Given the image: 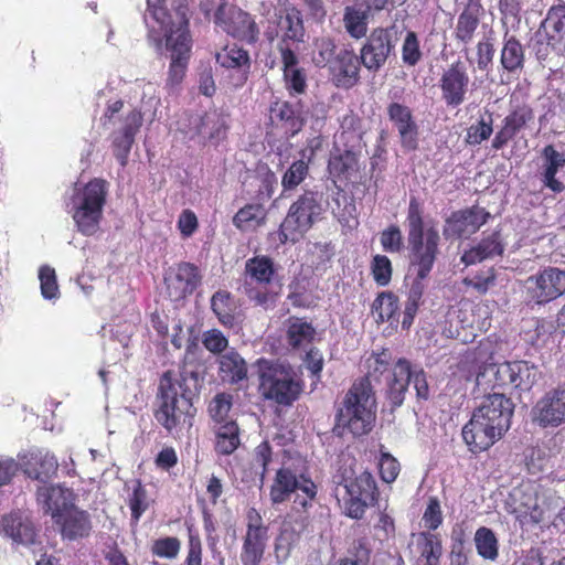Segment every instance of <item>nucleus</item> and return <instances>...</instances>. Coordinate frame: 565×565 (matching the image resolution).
<instances>
[{
	"label": "nucleus",
	"instance_id": "obj_29",
	"mask_svg": "<svg viewBox=\"0 0 565 565\" xmlns=\"http://www.w3.org/2000/svg\"><path fill=\"white\" fill-rule=\"evenodd\" d=\"M478 413L484 415L498 430V434H504L511 423L513 414V404L510 398L505 397L504 392H498L488 395L477 408Z\"/></svg>",
	"mask_w": 565,
	"mask_h": 565
},
{
	"label": "nucleus",
	"instance_id": "obj_54",
	"mask_svg": "<svg viewBox=\"0 0 565 565\" xmlns=\"http://www.w3.org/2000/svg\"><path fill=\"white\" fill-rule=\"evenodd\" d=\"M233 406V396L230 393L222 392L217 393L210 402L207 412L212 418L214 425L221 423H227L228 414Z\"/></svg>",
	"mask_w": 565,
	"mask_h": 565
},
{
	"label": "nucleus",
	"instance_id": "obj_63",
	"mask_svg": "<svg viewBox=\"0 0 565 565\" xmlns=\"http://www.w3.org/2000/svg\"><path fill=\"white\" fill-rule=\"evenodd\" d=\"M273 460V448L269 441L264 440L259 445H257L252 455V466L256 469H259L260 481L263 482L267 472L268 466Z\"/></svg>",
	"mask_w": 565,
	"mask_h": 565
},
{
	"label": "nucleus",
	"instance_id": "obj_34",
	"mask_svg": "<svg viewBox=\"0 0 565 565\" xmlns=\"http://www.w3.org/2000/svg\"><path fill=\"white\" fill-rule=\"evenodd\" d=\"M504 252V244L499 231L492 232L490 235L483 237L476 246L465 250L461 256V262L466 265H475L484 259L501 256Z\"/></svg>",
	"mask_w": 565,
	"mask_h": 565
},
{
	"label": "nucleus",
	"instance_id": "obj_24",
	"mask_svg": "<svg viewBox=\"0 0 565 565\" xmlns=\"http://www.w3.org/2000/svg\"><path fill=\"white\" fill-rule=\"evenodd\" d=\"M269 118L271 124L281 129L287 137L299 134L306 122L302 105L299 102H273L269 107Z\"/></svg>",
	"mask_w": 565,
	"mask_h": 565
},
{
	"label": "nucleus",
	"instance_id": "obj_43",
	"mask_svg": "<svg viewBox=\"0 0 565 565\" xmlns=\"http://www.w3.org/2000/svg\"><path fill=\"white\" fill-rule=\"evenodd\" d=\"M267 210L263 202L248 203L233 216V224L239 231L255 230L266 223Z\"/></svg>",
	"mask_w": 565,
	"mask_h": 565
},
{
	"label": "nucleus",
	"instance_id": "obj_9",
	"mask_svg": "<svg viewBox=\"0 0 565 565\" xmlns=\"http://www.w3.org/2000/svg\"><path fill=\"white\" fill-rule=\"evenodd\" d=\"M338 483L344 487L349 495L344 501V514L353 520L363 519L366 509L379 502L376 481L367 470L358 473L352 467L343 468L340 470Z\"/></svg>",
	"mask_w": 565,
	"mask_h": 565
},
{
	"label": "nucleus",
	"instance_id": "obj_6",
	"mask_svg": "<svg viewBox=\"0 0 565 565\" xmlns=\"http://www.w3.org/2000/svg\"><path fill=\"white\" fill-rule=\"evenodd\" d=\"M298 491L300 493L294 499L292 509L307 512L317 499L318 486L305 466L297 467L294 462H284L273 479L269 489L270 501L273 504L285 503Z\"/></svg>",
	"mask_w": 565,
	"mask_h": 565
},
{
	"label": "nucleus",
	"instance_id": "obj_7",
	"mask_svg": "<svg viewBox=\"0 0 565 565\" xmlns=\"http://www.w3.org/2000/svg\"><path fill=\"white\" fill-rule=\"evenodd\" d=\"M107 196L108 182L100 178H94L74 189L70 199L71 213L81 234L93 236L98 232Z\"/></svg>",
	"mask_w": 565,
	"mask_h": 565
},
{
	"label": "nucleus",
	"instance_id": "obj_62",
	"mask_svg": "<svg viewBox=\"0 0 565 565\" xmlns=\"http://www.w3.org/2000/svg\"><path fill=\"white\" fill-rule=\"evenodd\" d=\"M381 246L384 252L391 254H398L404 248V239L401 228L392 224L380 234Z\"/></svg>",
	"mask_w": 565,
	"mask_h": 565
},
{
	"label": "nucleus",
	"instance_id": "obj_35",
	"mask_svg": "<svg viewBox=\"0 0 565 565\" xmlns=\"http://www.w3.org/2000/svg\"><path fill=\"white\" fill-rule=\"evenodd\" d=\"M360 171L359 156L351 149L332 153L328 161V172L334 181L348 182Z\"/></svg>",
	"mask_w": 565,
	"mask_h": 565
},
{
	"label": "nucleus",
	"instance_id": "obj_45",
	"mask_svg": "<svg viewBox=\"0 0 565 565\" xmlns=\"http://www.w3.org/2000/svg\"><path fill=\"white\" fill-rule=\"evenodd\" d=\"M211 309L221 324L226 328H233L235 326V312L237 307L230 291H216L211 298Z\"/></svg>",
	"mask_w": 565,
	"mask_h": 565
},
{
	"label": "nucleus",
	"instance_id": "obj_8",
	"mask_svg": "<svg viewBox=\"0 0 565 565\" xmlns=\"http://www.w3.org/2000/svg\"><path fill=\"white\" fill-rule=\"evenodd\" d=\"M264 36L268 43L277 40V51L280 56L288 60L297 52L298 45L303 42L305 25L302 14L295 6L274 8L268 11L263 22Z\"/></svg>",
	"mask_w": 565,
	"mask_h": 565
},
{
	"label": "nucleus",
	"instance_id": "obj_40",
	"mask_svg": "<svg viewBox=\"0 0 565 565\" xmlns=\"http://www.w3.org/2000/svg\"><path fill=\"white\" fill-rule=\"evenodd\" d=\"M542 154L545 159V166L542 173V181L546 188L554 193H561L565 190L563 182L556 179L559 169L565 166V156L558 152L552 145L544 147Z\"/></svg>",
	"mask_w": 565,
	"mask_h": 565
},
{
	"label": "nucleus",
	"instance_id": "obj_38",
	"mask_svg": "<svg viewBox=\"0 0 565 565\" xmlns=\"http://www.w3.org/2000/svg\"><path fill=\"white\" fill-rule=\"evenodd\" d=\"M214 450L217 455L230 456L241 446V429L236 420L214 425Z\"/></svg>",
	"mask_w": 565,
	"mask_h": 565
},
{
	"label": "nucleus",
	"instance_id": "obj_19",
	"mask_svg": "<svg viewBox=\"0 0 565 565\" xmlns=\"http://www.w3.org/2000/svg\"><path fill=\"white\" fill-rule=\"evenodd\" d=\"M394 46L390 29H374L361 49L360 58L362 64L369 71H379L386 63Z\"/></svg>",
	"mask_w": 565,
	"mask_h": 565
},
{
	"label": "nucleus",
	"instance_id": "obj_41",
	"mask_svg": "<svg viewBox=\"0 0 565 565\" xmlns=\"http://www.w3.org/2000/svg\"><path fill=\"white\" fill-rule=\"evenodd\" d=\"M419 565H439L443 556V541L438 533L419 532L416 539Z\"/></svg>",
	"mask_w": 565,
	"mask_h": 565
},
{
	"label": "nucleus",
	"instance_id": "obj_46",
	"mask_svg": "<svg viewBox=\"0 0 565 565\" xmlns=\"http://www.w3.org/2000/svg\"><path fill=\"white\" fill-rule=\"evenodd\" d=\"M268 534L245 533L241 552V562L243 565H260Z\"/></svg>",
	"mask_w": 565,
	"mask_h": 565
},
{
	"label": "nucleus",
	"instance_id": "obj_13",
	"mask_svg": "<svg viewBox=\"0 0 565 565\" xmlns=\"http://www.w3.org/2000/svg\"><path fill=\"white\" fill-rule=\"evenodd\" d=\"M214 22L232 38L255 44L259 39V28L253 15L239 8H230L220 4L214 13Z\"/></svg>",
	"mask_w": 565,
	"mask_h": 565
},
{
	"label": "nucleus",
	"instance_id": "obj_49",
	"mask_svg": "<svg viewBox=\"0 0 565 565\" xmlns=\"http://www.w3.org/2000/svg\"><path fill=\"white\" fill-rule=\"evenodd\" d=\"M198 134L211 143H218L226 138L227 126L220 114H205L201 118Z\"/></svg>",
	"mask_w": 565,
	"mask_h": 565
},
{
	"label": "nucleus",
	"instance_id": "obj_31",
	"mask_svg": "<svg viewBox=\"0 0 565 565\" xmlns=\"http://www.w3.org/2000/svg\"><path fill=\"white\" fill-rule=\"evenodd\" d=\"M483 14L484 8L480 0L467 1L454 30V38L458 44L468 45L472 42Z\"/></svg>",
	"mask_w": 565,
	"mask_h": 565
},
{
	"label": "nucleus",
	"instance_id": "obj_57",
	"mask_svg": "<svg viewBox=\"0 0 565 565\" xmlns=\"http://www.w3.org/2000/svg\"><path fill=\"white\" fill-rule=\"evenodd\" d=\"M308 173V162L302 159L292 162L281 178L284 192L295 190L306 179Z\"/></svg>",
	"mask_w": 565,
	"mask_h": 565
},
{
	"label": "nucleus",
	"instance_id": "obj_23",
	"mask_svg": "<svg viewBox=\"0 0 565 565\" xmlns=\"http://www.w3.org/2000/svg\"><path fill=\"white\" fill-rule=\"evenodd\" d=\"M534 418L542 427L565 423V382L547 392L534 407Z\"/></svg>",
	"mask_w": 565,
	"mask_h": 565
},
{
	"label": "nucleus",
	"instance_id": "obj_44",
	"mask_svg": "<svg viewBox=\"0 0 565 565\" xmlns=\"http://www.w3.org/2000/svg\"><path fill=\"white\" fill-rule=\"evenodd\" d=\"M399 310L398 297L390 290L377 294L372 302L371 311L376 323L393 322Z\"/></svg>",
	"mask_w": 565,
	"mask_h": 565
},
{
	"label": "nucleus",
	"instance_id": "obj_15",
	"mask_svg": "<svg viewBox=\"0 0 565 565\" xmlns=\"http://www.w3.org/2000/svg\"><path fill=\"white\" fill-rule=\"evenodd\" d=\"M503 435L498 434L495 425L486 419L476 408L470 420L462 428V438L468 449L480 454L493 446Z\"/></svg>",
	"mask_w": 565,
	"mask_h": 565
},
{
	"label": "nucleus",
	"instance_id": "obj_32",
	"mask_svg": "<svg viewBox=\"0 0 565 565\" xmlns=\"http://www.w3.org/2000/svg\"><path fill=\"white\" fill-rule=\"evenodd\" d=\"M215 60L220 66L238 73L236 86H242L247 81L250 70V57L245 49L237 44L225 45L216 53Z\"/></svg>",
	"mask_w": 565,
	"mask_h": 565
},
{
	"label": "nucleus",
	"instance_id": "obj_37",
	"mask_svg": "<svg viewBox=\"0 0 565 565\" xmlns=\"http://www.w3.org/2000/svg\"><path fill=\"white\" fill-rule=\"evenodd\" d=\"M57 469V459L50 454H32L22 465V470L26 477L45 484L56 475Z\"/></svg>",
	"mask_w": 565,
	"mask_h": 565
},
{
	"label": "nucleus",
	"instance_id": "obj_22",
	"mask_svg": "<svg viewBox=\"0 0 565 565\" xmlns=\"http://www.w3.org/2000/svg\"><path fill=\"white\" fill-rule=\"evenodd\" d=\"M513 498L515 502H519V507L514 511L522 524L535 525L545 521L548 504L544 499H540L534 486L523 484L516 488Z\"/></svg>",
	"mask_w": 565,
	"mask_h": 565
},
{
	"label": "nucleus",
	"instance_id": "obj_55",
	"mask_svg": "<svg viewBox=\"0 0 565 565\" xmlns=\"http://www.w3.org/2000/svg\"><path fill=\"white\" fill-rule=\"evenodd\" d=\"M185 529L188 535V551L184 565H202L203 545L200 533L195 525L188 521L185 522Z\"/></svg>",
	"mask_w": 565,
	"mask_h": 565
},
{
	"label": "nucleus",
	"instance_id": "obj_64",
	"mask_svg": "<svg viewBox=\"0 0 565 565\" xmlns=\"http://www.w3.org/2000/svg\"><path fill=\"white\" fill-rule=\"evenodd\" d=\"M39 279L41 282V295L45 299H55L60 295L54 268L44 265L39 270Z\"/></svg>",
	"mask_w": 565,
	"mask_h": 565
},
{
	"label": "nucleus",
	"instance_id": "obj_56",
	"mask_svg": "<svg viewBox=\"0 0 565 565\" xmlns=\"http://www.w3.org/2000/svg\"><path fill=\"white\" fill-rule=\"evenodd\" d=\"M371 275L380 287L387 286L392 280L393 266L386 255L376 254L371 260Z\"/></svg>",
	"mask_w": 565,
	"mask_h": 565
},
{
	"label": "nucleus",
	"instance_id": "obj_20",
	"mask_svg": "<svg viewBox=\"0 0 565 565\" xmlns=\"http://www.w3.org/2000/svg\"><path fill=\"white\" fill-rule=\"evenodd\" d=\"M539 32L544 34L546 45L565 58V0H555L548 7Z\"/></svg>",
	"mask_w": 565,
	"mask_h": 565
},
{
	"label": "nucleus",
	"instance_id": "obj_27",
	"mask_svg": "<svg viewBox=\"0 0 565 565\" xmlns=\"http://www.w3.org/2000/svg\"><path fill=\"white\" fill-rule=\"evenodd\" d=\"M142 114L132 109L124 118L122 127L115 134L113 139V152L121 167L128 163V157L135 142V137L142 125Z\"/></svg>",
	"mask_w": 565,
	"mask_h": 565
},
{
	"label": "nucleus",
	"instance_id": "obj_48",
	"mask_svg": "<svg viewBox=\"0 0 565 565\" xmlns=\"http://www.w3.org/2000/svg\"><path fill=\"white\" fill-rule=\"evenodd\" d=\"M287 323V342L292 349H298L302 344L310 343L313 340L316 330L312 323L295 316L290 317Z\"/></svg>",
	"mask_w": 565,
	"mask_h": 565
},
{
	"label": "nucleus",
	"instance_id": "obj_5",
	"mask_svg": "<svg viewBox=\"0 0 565 565\" xmlns=\"http://www.w3.org/2000/svg\"><path fill=\"white\" fill-rule=\"evenodd\" d=\"M255 367L263 399L287 407L300 397L303 385L290 365L259 358Z\"/></svg>",
	"mask_w": 565,
	"mask_h": 565
},
{
	"label": "nucleus",
	"instance_id": "obj_33",
	"mask_svg": "<svg viewBox=\"0 0 565 565\" xmlns=\"http://www.w3.org/2000/svg\"><path fill=\"white\" fill-rule=\"evenodd\" d=\"M217 364L218 376L224 383L236 385L248 377L247 362L234 348L221 354Z\"/></svg>",
	"mask_w": 565,
	"mask_h": 565
},
{
	"label": "nucleus",
	"instance_id": "obj_17",
	"mask_svg": "<svg viewBox=\"0 0 565 565\" xmlns=\"http://www.w3.org/2000/svg\"><path fill=\"white\" fill-rule=\"evenodd\" d=\"M202 276L196 265L190 262L177 264L173 271L166 277V289L173 302L184 300L201 285Z\"/></svg>",
	"mask_w": 565,
	"mask_h": 565
},
{
	"label": "nucleus",
	"instance_id": "obj_3",
	"mask_svg": "<svg viewBox=\"0 0 565 565\" xmlns=\"http://www.w3.org/2000/svg\"><path fill=\"white\" fill-rule=\"evenodd\" d=\"M196 408L193 406L191 392L185 381L173 379L170 372L160 379L153 417L164 430L174 436L193 426Z\"/></svg>",
	"mask_w": 565,
	"mask_h": 565
},
{
	"label": "nucleus",
	"instance_id": "obj_61",
	"mask_svg": "<svg viewBox=\"0 0 565 565\" xmlns=\"http://www.w3.org/2000/svg\"><path fill=\"white\" fill-rule=\"evenodd\" d=\"M422 521L426 532L434 533L444 522L440 501L437 497H429L423 513Z\"/></svg>",
	"mask_w": 565,
	"mask_h": 565
},
{
	"label": "nucleus",
	"instance_id": "obj_10",
	"mask_svg": "<svg viewBox=\"0 0 565 565\" xmlns=\"http://www.w3.org/2000/svg\"><path fill=\"white\" fill-rule=\"evenodd\" d=\"M322 213L321 194L306 190L290 205L278 231L281 244L297 243Z\"/></svg>",
	"mask_w": 565,
	"mask_h": 565
},
{
	"label": "nucleus",
	"instance_id": "obj_52",
	"mask_svg": "<svg viewBox=\"0 0 565 565\" xmlns=\"http://www.w3.org/2000/svg\"><path fill=\"white\" fill-rule=\"evenodd\" d=\"M392 353L388 349H382L380 352H372L366 359L367 373L363 377L380 380L382 375L392 372L394 366ZM371 382V380H369Z\"/></svg>",
	"mask_w": 565,
	"mask_h": 565
},
{
	"label": "nucleus",
	"instance_id": "obj_4",
	"mask_svg": "<svg viewBox=\"0 0 565 565\" xmlns=\"http://www.w3.org/2000/svg\"><path fill=\"white\" fill-rule=\"evenodd\" d=\"M375 392L367 377L356 379L345 393L335 413V427L355 437L367 435L376 422Z\"/></svg>",
	"mask_w": 565,
	"mask_h": 565
},
{
	"label": "nucleus",
	"instance_id": "obj_2",
	"mask_svg": "<svg viewBox=\"0 0 565 565\" xmlns=\"http://www.w3.org/2000/svg\"><path fill=\"white\" fill-rule=\"evenodd\" d=\"M407 243L411 266L416 269L406 301L422 305L424 280L429 276L440 253V235L434 225L425 226L424 209L416 196H411L406 214Z\"/></svg>",
	"mask_w": 565,
	"mask_h": 565
},
{
	"label": "nucleus",
	"instance_id": "obj_26",
	"mask_svg": "<svg viewBox=\"0 0 565 565\" xmlns=\"http://www.w3.org/2000/svg\"><path fill=\"white\" fill-rule=\"evenodd\" d=\"M412 380V364L405 358L395 361L392 372L386 377L385 397L391 411L401 407Z\"/></svg>",
	"mask_w": 565,
	"mask_h": 565
},
{
	"label": "nucleus",
	"instance_id": "obj_36",
	"mask_svg": "<svg viewBox=\"0 0 565 565\" xmlns=\"http://www.w3.org/2000/svg\"><path fill=\"white\" fill-rule=\"evenodd\" d=\"M245 183L254 189L253 192L256 201L265 202L274 194L277 177L268 164L260 163L247 175Z\"/></svg>",
	"mask_w": 565,
	"mask_h": 565
},
{
	"label": "nucleus",
	"instance_id": "obj_1",
	"mask_svg": "<svg viewBox=\"0 0 565 565\" xmlns=\"http://www.w3.org/2000/svg\"><path fill=\"white\" fill-rule=\"evenodd\" d=\"M147 10L158 23V28L149 29L148 42L159 54L164 50L169 53L166 87L173 90L185 77L192 51L189 3L188 0H147Z\"/></svg>",
	"mask_w": 565,
	"mask_h": 565
},
{
	"label": "nucleus",
	"instance_id": "obj_59",
	"mask_svg": "<svg viewBox=\"0 0 565 565\" xmlns=\"http://www.w3.org/2000/svg\"><path fill=\"white\" fill-rule=\"evenodd\" d=\"M335 56V44L330 38H320L315 41L312 62L316 66L331 65Z\"/></svg>",
	"mask_w": 565,
	"mask_h": 565
},
{
	"label": "nucleus",
	"instance_id": "obj_30",
	"mask_svg": "<svg viewBox=\"0 0 565 565\" xmlns=\"http://www.w3.org/2000/svg\"><path fill=\"white\" fill-rule=\"evenodd\" d=\"M53 521L62 537L70 541L88 537L93 529L89 513L75 504Z\"/></svg>",
	"mask_w": 565,
	"mask_h": 565
},
{
	"label": "nucleus",
	"instance_id": "obj_51",
	"mask_svg": "<svg viewBox=\"0 0 565 565\" xmlns=\"http://www.w3.org/2000/svg\"><path fill=\"white\" fill-rule=\"evenodd\" d=\"M475 545L478 554L483 559L493 562L498 558L499 541L491 529L480 526L475 533Z\"/></svg>",
	"mask_w": 565,
	"mask_h": 565
},
{
	"label": "nucleus",
	"instance_id": "obj_53",
	"mask_svg": "<svg viewBox=\"0 0 565 565\" xmlns=\"http://www.w3.org/2000/svg\"><path fill=\"white\" fill-rule=\"evenodd\" d=\"M512 388L529 391L536 382V369L526 361L512 362Z\"/></svg>",
	"mask_w": 565,
	"mask_h": 565
},
{
	"label": "nucleus",
	"instance_id": "obj_28",
	"mask_svg": "<svg viewBox=\"0 0 565 565\" xmlns=\"http://www.w3.org/2000/svg\"><path fill=\"white\" fill-rule=\"evenodd\" d=\"M362 61L352 50H341L330 65L332 81L337 87L349 89L360 81Z\"/></svg>",
	"mask_w": 565,
	"mask_h": 565
},
{
	"label": "nucleus",
	"instance_id": "obj_60",
	"mask_svg": "<svg viewBox=\"0 0 565 565\" xmlns=\"http://www.w3.org/2000/svg\"><path fill=\"white\" fill-rule=\"evenodd\" d=\"M150 550L154 556L173 559L180 553L181 541L175 536L160 537L152 542Z\"/></svg>",
	"mask_w": 565,
	"mask_h": 565
},
{
	"label": "nucleus",
	"instance_id": "obj_39",
	"mask_svg": "<svg viewBox=\"0 0 565 565\" xmlns=\"http://www.w3.org/2000/svg\"><path fill=\"white\" fill-rule=\"evenodd\" d=\"M282 77L285 82V88L290 96L302 95L307 90V74L305 68L299 67V58L296 53L292 54V58L288 60L285 55L280 56Z\"/></svg>",
	"mask_w": 565,
	"mask_h": 565
},
{
	"label": "nucleus",
	"instance_id": "obj_16",
	"mask_svg": "<svg viewBox=\"0 0 565 565\" xmlns=\"http://www.w3.org/2000/svg\"><path fill=\"white\" fill-rule=\"evenodd\" d=\"M489 217L490 213L478 205L455 211L445 222L444 235L447 238H461L472 235L487 223Z\"/></svg>",
	"mask_w": 565,
	"mask_h": 565
},
{
	"label": "nucleus",
	"instance_id": "obj_18",
	"mask_svg": "<svg viewBox=\"0 0 565 565\" xmlns=\"http://www.w3.org/2000/svg\"><path fill=\"white\" fill-rule=\"evenodd\" d=\"M386 115L398 132L402 148L415 151L418 148L419 128L411 107L399 102H391L386 106Z\"/></svg>",
	"mask_w": 565,
	"mask_h": 565
},
{
	"label": "nucleus",
	"instance_id": "obj_47",
	"mask_svg": "<svg viewBox=\"0 0 565 565\" xmlns=\"http://www.w3.org/2000/svg\"><path fill=\"white\" fill-rule=\"evenodd\" d=\"M1 526L6 534L12 537L15 542L30 544L34 541V527L30 522L24 521L18 513L4 515L1 520Z\"/></svg>",
	"mask_w": 565,
	"mask_h": 565
},
{
	"label": "nucleus",
	"instance_id": "obj_25",
	"mask_svg": "<svg viewBox=\"0 0 565 565\" xmlns=\"http://www.w3.org/2000/svg\"><path fill=\"white\" fill-rule=\"evenodd\" d=\"M76 494L63 484H44L36 490V501L55 520L75 504Z\"/></svg>",
	"mask_w": 565,
	"mask_h": 565
},
{
	"label": "nucleus",
	"instance_id": "obj_14",
	"mask_svg": "<svg viewBox=\"0 0 565 565\" xmlns=\"http://www.w3.org/2000/svg\"><path fill=\"white\" fill-rule=\"evenodd\" d=\"M471 84L468 68L461 60L454 61L440 75L439 89L447 107L456 108L465 103Z\"/></svg>",
	"mask_w": 565,
	"mask_h": 565
},
{
	"label": "nucleus",
	"instance_id": "obj_58",
	"mask_svg": "<svg viewBox=\"0 0 565 565\" xmlns=\"http://www.w3.org/2000/svg\"><path fill=\"white\" fill-rule=\"evenodd\" d=\"M423 57L420 43L416 32L408 31L402 45V61L406 66L414 67Z\"/></svg>",
	"mask_w": 565,
	"mask_h": 565
},
{
	"label": "nucleus",
	"instance_id": "obj_11",
	"mask_svg": "<svg viewBox=\"0 0 565 565\" xmlns=\"http://www.w3.org/2000/svg\"><path fill=\"white\" fill-rule=\"evenodd\" d=\"M276 267L268 256H254L246 260L244 281L241 291L256 306L267 307L276 301L277 292L273 290L276 280Z\"/></svg>",
	"mask_w": 565,
	"mask_h": 565
},
{
	"label": "nucleus",
	"instance_id": "obj_21",
	"mask_svg": "<svg viewBox=\"0 0 565 565\" xmlns=\"http://www.w3.org/2000/svg\"><path fill=\"white\" fill-rule=\"evenodd\" d=\"M533 121L534 110L529 104L522 103L513 106L503 118L500 129L495 132L491 148L495 151L503 149L521 130L525 129Z\"/></svg>",
	"mask_w": 565,
	"mask_h": 565
},
{
	"label": "nucleus",
	"instance_id": "obj_42",
	"mask_svg": "<svg viewBox=\"0 0 565 565\" xmlns=\"http://www.w3.org/2000/svg\"><path fill=\"white\" fill-rule=\"evenodd\" d=\"M525 52L521 42L515 35L505 32L500 54V63L509 73L520 71L524 67Z\"/></svg>",
	"mask_w": 565,
	"mask_h": 565
},
{
	"label": "nucleus",
	"instance_id": "obj_12",
	"mask_svg": "<svg viewBox=\"0 0 565 565\" xmlns=\"http://www.w3.org/2000/svg\"><path fill=\"white\" fill-rule=\"evenodd\" d=\"M526 296L535 305L548 303L565 294V269L547 266L525 281Z\"/></svg>",
	"mask_w": 565,
	"mask_h": 565
},
{
	"label": "nucleus",
	"instance_id": "obj_50",
	"mask_svg": "<svg viewBox=\"0 0 565 565\" xmlns=\"http://www.w3.org/2000/svg\"><path fill=\"white\" fill-rule=\"evenodd\" d=\"M492 134L493 115L490 111H486L484 115H481L476 122L467 128L465 143L472 147L479 146L488 140Z\"/></svg>",
	"mask_w": 565,
	"mask_h": 565
}]
</instances>
